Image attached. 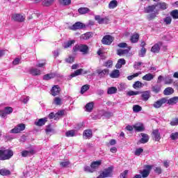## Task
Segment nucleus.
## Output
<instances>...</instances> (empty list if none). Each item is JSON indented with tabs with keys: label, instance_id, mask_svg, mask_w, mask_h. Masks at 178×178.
Returning a JSON list of instances; mask_svg holds the SVG:
<instances>
[{
	"label": "nucleus",
	"instance_id": "nucleus-4",
	"mask_svg": "<svg viewBox=\"0 0 178 178\" xmlns=\"http://www.w3.org/2000/svg\"><path fill=\"white\" fill-rule=\"evenodd\" d=\"M95 20H96L99 24H108L109 23V19L106 17L102 18L100 15H95Z\"/></svg>",
	"mask_w": 178,
	"mask_h": 178
},
{
	"label": "nucleus",
	"instance_id": "nucleus-21",
	"mask_svg": "<svg viewBox=\"0 0 178 178\" xmlns=\"http://www.w3.org/2000/svg\"><path fill=\"white\" fill-rule=\"evenodd\" d=\"M76 43V40H68L67 42H65L63 44V47L64 49H67V48L72 47V45Z\"/></svg>",
	"mask_w": 178,
	"mask_h": 178
},
{
	"label": "nucleus",
	"instance_id": "nucleus-2",
	"mask_svg": "<svg viewBox=\"0 0 178 178\" xmlns=\"http://www.w3.org/2000/svg\"><path fill=\"white\" fill-rule=\"evenodd\" d=\"M26 129V125L24 124H19L15 127L13 129L10 131L11 134H17V133H21Z\"/></svg>",
	"mask_w": 178,
	"mask_h": 178
},
{
	"label": "nucleus",
	"instance_id": "nucleus-20",
	"mask_svg": "<svg viewBox=\"0 0 178 178\" xmlns=\"http://www.w3.org/2000/svg\"><path fill=\"white\" fill-rule=\"evenodd\" d=\"M154 78H155V75L151 73H148L144 75L142 77V79L144 80L145 81H151L152 80H154Z\"/></svg>",
	"mask_w": 178,
	"mask_h": 178
},
{
	"label": "nucleus",
	"instance_id": "nucleus-46",
	"mask_svg": "<svg viewBox=\"0 0 178 178\" xmlns=\"http://www.w3.org/2000/svg\"><path fill=\"white\" fill-rule=\"evenodd\" d=\"M59 3L63 5L64 6H68L72 3V0H59Z\"/></svg>",
	"mask_w": 178,
	"mask_h": 178
},
{
	"label": "nucleus",
	"instance_id": "nucleus-40",
	"mask_svg": "<svg viewBox=\"0 0 178 178\" xmlns=\"http://www.w3.org/2000/svg\"><path fill=\"white\" fill-rule=\"evenodd\" d=\"M118 92V88L116 87H110L107 90V94L112 95V94H116Z\"/></svg>",
	"mask_w": 178,
	"mask_h": 178
},
{
	"label": "nucleus",
	"instance_id": "nucleus-49",
	"mask_svg": "<svg viewBox=\"0 0 178 178\" xmlns=\"http://www.w3.org/2000/svg\"><path fill=\"white\" fill-rule=\"evenodd\" d=\"M152 90L153 92L158 94V92H159V91H161V86H159V85L154 86H152Z\"/></svg>",
	"mask_w": 178,
	"mask_h": 178
},
{
	"label": "nucleus",
	"instance_id": "nucleus-55",
	"mask_svg": "<svg viewBox=\"0 0 178 178\" xmlns=\"http://www.w3.org/2000/svg\"><path fill=\"white\" fill-rule=\"evenodd\" d=\"M170 16L173 17L174 19H178V10H173L170 13Z\"/></svg>",
	"mask_w": 178,
	"mask_h": 178
},
{
	"label": "nucleus",
	"instance_id": "nucleus-26",
	"mask_svg": "<svg viewBox=\"0 0 178 178\" xmlns=\"http://www.w3.org/2000/svg\"><path fill=\"white\" fill-rule=\"evenodd\" d=\"M156 9V6L152 5L145 8V13H152Z\"/></svg>",
	"mask_w": 178,
	"mask_h": 178
},
{
	"label": "nucleus",
	"instance_id": "nucleus-35",
	"mask_svg": "<svg viewBox=\"0 0 178 178\" xmlns=\"http://www.w3.org/2000/svg\"><path fill=\"white\" fill-rule=\"evenodd\" d=\"M173 92H175V90L171 87L165 88L163 91L164 95H172Z\"/></svg>",
	"mask_w": 178,
	"mask_h": 178
},
{
	"label": "nucleus",
	"instance_id": "nucleus-11",
	"mask_svg": "<svg viewBox=\"0 0 178 178\" xmlns=\"http://www.w3.org/2000/svg\"><path fill=\"white\" fill-rule=\"evenodd\" d=\"M113 114L111 112H106L105 111H101L99 112V114L97 115L98 119H101L102 116H105V118H111Z\"/></svg>",
	"mask_w": 178,
	"mask_h": 178
},
{
	"label": "nucleus",
	"instance_id": "nucleus-41",
	"mask_svg": "<svg viewBox=\"0 0 178 178\" xmlns=\"http://www.w3.org/2000/svg\"><path fill=\"white\" fill-rule=\"evenodd\" d=\"M118 6V1L116 0H113L110 1L108 3V8L109 9H115Z\"/></svg>",
	"mask_w": 178,
	"mask_h": 178
},
{
	"label": "nucleus",
	"instance_id": "nucleus-6",
	"mask_svg": "<svg viewBox=\"0 0 178 178\" xmlns=\"http://www.w3.org/2000/svg\"><path fill=\"white\" fill-rule=\"evenodd\" d=\"M12 112H13L12 107H6L4 110L0 111V116H1V118H6V115L12 113Z\"/></svg>",
	"mask_w": 178,
	"mask_h": 178
},
{
	"label": "nucleus",
	"instance_id": "nucleus-32",
	"mask_svg": "<svg viewBox=\"0 0 178 178\" xmlns=\"http://www.w3.org/2000/svg\"><path fill=\"white\" fill-rule=\"evenodd\" d=\"M83 136L86 138H91L92 137V131L91 129H86L83 131Z\"/></svg>",
	"mask_w": 178,
	"mask_h": 178
},
{
	"label": "nucleus",
	"instance_id": "nucleus-31",
	"mask_svg": "<svg viewBox=\"0 0 178 178\" xmlns=\"http://www.w3.org/2000/svg\"><path fill=\"white\" fill-rule=\"evenodd\" d=\"M86 112H92V109H94V102H90L89 103H88L86 106Z\"/></svg>",
	"mask_w": 178,
	"mask_h": 178
},
{
	"label": "nucleus",
	"instance_id": "nucleus-29",
	"mask_svg": "<svg viewBox=\"0 0 178 178\" xmlns=\"http://www.w3.org/2000/svg\"><path fill=\"white\" fill-rule=\"evenodd\" d=\"M130 49H131V47H128V49H118L117 51V54L120 56H122V55H126V54H129Z\"/></svg>",
	"mask_w": 178,
	"mask_h": 178
},
{
	"label": "nucleus",
	"instance_id": "nucleus-61",
	"mask_svg": "<svg viewBox=\"0 0 178 178\" xmlns=\"http://www.w3.org/2000/svg\"><path fill=\"white\" fill-rule=\"evenodd\" d=\"M54 104L56 105H61V104H62V99H60V97H55L54 98Z\"/></svg>",
	"mask_w": 178,
	"mask_h": 178
},
{
	"label": "nucleus",
	"instance_id": "nucleus-58",
	"mask_svg": "<svg viewBox=\"0 0 178 178\" xmlns=\"http://www.w3.org/2000/svg\"><path fill=\"white\" fill-rule=\"evenodd\" d=\"M104 66H105L106 67H112V66H113V61H112L111 60H107V61L104 63Z\"/></svg>",
	"mask_w": 178,
	"mask_h": 178
},
{
	"label": "nucleus",
	"instance_id": "nucleus-48",
	"mask_svg": "<svg viewBox=\"0 0 178 178\" xmlns=\"http://www.w3.org/2000/svg\"><path fill=\"white\" fill-rule=\"evenodd\" d=\"M141 111H143V108L141 107V106L134 105L133 106V111L135 112V113L141 112Z\"/></svg>",
	"mask_w": 178,
	"mask_h": 178
},
{
	"label": "nucleus",
	"instance_id": "nucleus-59",
	"mask_svg": "<svg viewBox=\"0 0 178 178\" xmlns=\"http://www.w3.org/2000/svg\"><path fill=\"white\" fill-rule=\"evenodd\" d=\"M143 65V63L141 62H135L134 64V68L136 69V70H140V66Z\"/></svg>",
	"mask_w": 178,
	"mask_h": 178
},
{
	"label": "nucleus",
	"instance_id": "nucleus-16",
	"mask_svg": "<svg viewBox=\"0 0 178 178\" xmlns=\"http://www.w3.org/2000/svg\"><path fill=\"white\" fill-rule=\"evenodd\" d=\"M140 136L142 137L139 140V143H140V144H145L147 141H149V136H148V134L142 133L140 134Z\"/></svg>",
	"mask_w": 178,
	"mask_h": 178
},
{
	"label": "nucleus",
	"instance_id": "nucleus-43",
	"mask_svg": "<svg viewBox=\"0 0 178 178\" xmlns=\"http://www.w3.org/2000/svg\"><path fill=\"white\" fill-rule=\"evenodd\" d=\"M78 12L81 15H86V13L90 12V9L88 8H80L78 9Z\"/></svg>",
	"mask_w": 178,
	"mask_h": 178
},
{
	"label": "nucleus",
	"instance_id": "nucleus-39",
	"mask_svg": "<svg viewBox=\"0 0 178 178\" xmlns=\"http://www.w3.org/2000/svg\"><path fill=\"white\" fill-rule=\"evenodd\" d=\"M0 175L1 176H9V175H10V170L6 168H2L0 170Z\"/></svg>",
	"mask_w": 178,
	"mask_h": 178
},
{
	"label": "nucleus",
	"instance_id": "nucleus-19",
	"mask_svg": "<svg viewBox=\"0 0 178 178\" xmlns=\"http://www.w3.org/2000/svg\"><path fill=\"white\" fill-rule=\"evenodd\" d=\"M153 138L155 141H159L161 140V134L159 133V129H154L152 131Z\"/></svg>",
	"mask_w": 178,
	"mask_h": 178
},
{
	"label": "nucleus",
	"instance_id": "nucleus-24",
	"mask_svg": "<svg viewBox=\"0 0 178 178\" xmlns=\"http://www.w3.org/2000/svg\"><path fill=\"white\" fill-rule=\"evenodd\" d=\"M124 65H126V60H124V58H120L118 60L117 64L115 65V67L116 69H121L122 66H123Z\"/></svg>",
	"mask_w": 178,
	"mask_h": 178
},
{
	"label": "nucleus",
	"instance_id": "nucleus-63",
	"mask_svg": "<svg viewBox=\"0 0 178 178\" xmlns=\"http://www.w3.org/2000/svg\"><path fill=\"white\" fill-rule=\"evenodd\" d=\"M154 170L157 175H161V173H162V168L161 167H155Z\"/></svg>",
	"mask_w": 178,
	"mask_h": 178
},
{
	"label": "nucleus",
	"instance_id": "nucleus-64",
	"mask_svg": "<svg viewBox=\"0 0 178 178\" xmlns=\"http://www.w3.org/2000/svg\"><path fill=\"white\" fill-rule=\"evenodd\" d=\"M170 138H172V140H177V138H178V133L175 132V133L171 134Z\"/></svg>",
	"mask_w": 178,
	"mask_h": 178
},
{
	"label": "nucleus",
	"instance_id": "nucleus-57",
	"mask_svg": "<svg viewBox=\"0 0 178 178\" xmlns=\"http://www.w3.org/2000/svg\"><path fill=\"white\" fill-rule=\"evenodd\" d=\"M126 88H127V85H126V83H120L118 86V90L120 91H124V90H126Z\"/></svg>",
	"mask_w": 178,
	"mask_h": 178
},
{
	"label": "nucleus",
	"instance_id": "nucleus-37",
	"mask_svg": "<svg viewBox=\"0 0 178 178\" xmlns=\"http://www.w3.org/2000/svg\"><path fill=\"white\" fill-rule=\"evenodd\" d=\"M54 2H55V0H43L42 5L43 6H51Z\"/></svg>",
	"mask_w": 178,
	"mask_h": 178
},
{
	"label": "nucleus",
	"instance_id": "nucleus-1",
	"mask_svg": "<svg viewBox=\"0 0 178 178\" xmlns=\"http://www.w3.org/2000/svg\"><path fill=\"white\" fill-rule=\"evenodd\" d=\"M13 156V150L10 149H0V161H8Z\"/></svg>",
	"mask_w": 178,
	"mask_h": 178
},
{
	"label": "nucleus",
	"instance_id": "nucleus-5",
	"mask_svg": "<svg viewBox=\"0 0 178 178\" xmlns=\"http://www.w3.org/2000/svg\"><path fill=\"white\" fill-rule=\"evenodd\" d=\"M167 102H168V99L165 97H163L157 100L156 102H155L153 104V106L154 108H161V106H162L163 104H167Z\"/></svg>",
	"mask_w": 178,
	"mask_h": 178
},
{
	"label": "nucleus",
	"instance_id": "nucleus-3",
	"mask_svg": "<svg viewBox=\"0 0 178 178\" xmlns=\"http://www.w3.org/2000/svg\"><path fill=\"white\" fill-rule=\"evenodd\" d=\"M114 40L115 38L111 35H106L102 38V44H104V45H111Z\"/></svg>",
	"mask_w": 178,
	"mask_h": 178
},
{
	"label": "nucleus",
	"instance_id": "nucleus-25",
	"mask_svg": "<svg viewBox=\"0 0 178 178\" xmlns=\"http://www.w3.org/2000/svg\"><path fill=\"white\" fill-rule=\"evenodd\" d=\"M178 102V97H174L169 99H167L168 105H175Z\"/></svg>",
	"mask_w": 178,
	"mask_h": 178
},
{
	"label": "nucleus",
	"instance_id": "nucleus-22",
	"mask_svg": "<svg viewBox=\"0 0 178 178\" xmlns=\"http://www.w3.org/2000/svg\"><path fill=\"white\" fill-rule=\"evenodd\" d=\"M81 73H83V74H87V73H88V71H84V70L83 69L77 70L71 74V77H76V76H80Z\"/></svg>",
	"mask_w": 178,
	"mask_h": 178
},
{
	"label": "nucleus",
	"instance_id": "nucleus-50",
	"mask_svg": "<svg viewBox=\"0 0 178 178\" xmlns=\"http://www.w3.org/2000/svg\"><path fill=\"white\" fill-rule=\"evenodd\" d=\"M145 54H147V49H145V47H142L139 51V56L144 58V56H145Z\"/></svg>",
	"mask_w": 178,
	"mask_h": 178
},
{
	"label": "nucleus",
	"instance_id": "nucleus-14",
	"mask_svg": "<svg viewBox=\"0 0 178 178\" xmlns=\"http://www.w3.org/2000/svg\"><path fill=\"white\" fill-rule=\"evenodd\" d=\"M83 27H86V25L80 22H78L71 26V30H80L83 29Z\"/></svg>",
	"mask_w": 178,
	"mask_h": 178
},
{
	"label": "nucleus",
	"instance_id": "nucleus-47",
	"mask_svg": "<svg viewBox=\"0 0 178 178\" xmlns=\"http://www.w3.org/2000/svg\"><path fill=\"white\" fill-rule=\"evenodd\" d=\"M143 86H144V84H143V83L140 82L139 81H136L133 84V87H134V88H135V90L137 88H141L143 87Z\"/></svg>",
	"mask_w": 178,
	"mask_h": 178
},
{
	"label": "nucleus",
	"instance_id": "nucleus-45",
	"mask_svg": "<svg viewBox=\"0 0 178 178\" xmlns=\"http://www.w3.org/2000/svg\"><path fill=\"white\" fill-rule=\"evenodd\" d=\"M141 74H142L141 71H139L132 75H129L127 76V80H129V81L133 80V79H135V77H138Z\"/></svg>",
	"mask_w": 178,
	"mask_h": 178
},
{
	"label": "nucleus",
	"instance_id": "nucleus-23",
	"mask_svg": "<svg viewBox=\"0 0 178 178\" xmlns=\"http://www.w3.org/2000/svg\"><path fill=\"white\" fill-rule=\"evenodd\" d=\"M102 163V161L101 160L92 162L90 164V166H91L93 172H95V170L98 169V168H99V166H101Z\"/></svg>",
	"mask_w": 178,
	"mask_h": 178
},
{
	"label": "nucleus",
	"instance_id": "nucleus-33",
	"mask_svg": "<svg viewBox=\"0 0 178 178\" xmlns=\"http://www.w3.org/2000/svg\"><path fill=\"white\" fill-rule=\"evenodd\" d=\"M156 7L159 8V9H162V10H165L168 9V4H166L165 2H159L157 3Z\"/></svg>",
	"mask_w": 178,
	"mask_h": 178
},
{
	"label": "nucleus",
	"instance_id": "nucleus-42",
	"mask_svg": "<svg viewBox=\"0 0 178 178\" xmlns=\"http://www.w3.org/2000/svg\"><path fill=\"white\" fill-rule=\"evenodd\" d=\"M56 74H52V73L47 74L43 76V80H46V81L51 80V79H54V77H56Z\"/></svg>",
	"mask_w": 178,
	"mask_h": 178
},
{
	"label": "nucleus",
	"instance_id": "nucleus-18",
	"mask_svg": "<svg viewBox=\"0 0 178 178\" xmlns=\"http://www.w3.org/2000/svg\"><path fill=\"white\" fill-rule=\"evenodd\" d=\"M34 154H35V152L33 149L30 150H24L22 152V155L24 158H26V156H31V155H34Z\"/></svg>",
	"mask_w": 178,
	"mask_h": 178
},
{
	"label": "nucleus",
	"instance_id": "nucleus-56",
	"mask_svg": "<svg viewBox=\"0 0 178 178\" xmlns=\"http://www.w3.org/2000/svg\"><path fill=\"white\" fill-rule=\"evenodd\" d=\"M156 15H158L157 11L149 14L147 15L148 20H152V19H155V17H156Z\"/></svg>",
	"mask_w": 178,
	"mask_h": 178
},
{
	"label": "nucleus",
	"instance_id": "nucleus-12",
	"mask_svg": "<svg viewBox=\"0 0 178 178\" xmlns=\"http://www.w3.org/2000/svg\"><path fill=\"white\" fill-rule=\"evenodd\" d=\"M113 172V167H108L103 171V175L106 177H111Z\"/></svg>",
	"mask_w": 178,
	"mask_h": 178
},
{
	"label": "nucleus",
	"instance_id": "nucleus-28",
	"mask_svg": "<svg viewBox=\"0 0 178 178\" xmlns=\"http://www.w3.org/2000/svg\"><path fill=\"white\" fill-rule=\"evenodd\" d=\"M120 76V71L119 70H114L110 74L111 79H118Z\"/></svg>",
	"mask_w": 178,
	"mask_h": 178
},
{
	"label": "nucleus",
	"instance_id": "nucleus-7",
	"mask_svg": "<svg viewBox=\"0 0 178 178\" xmlns=\"http://www.w3.org/2000/svg\"><path fill=\"white\" fill-rule=\"evenodd\" d=\"M26 19V17L20 15V14H14L12 16V20L14 22H19V23H22Z\"/></svg>",
	"mask_w": 178,
	"mask_h": 178
},
{
	"label": "nucleus",
	"instance_id": "nucleus-17",
	"mask_svg": "<svg viewBox=\"0 0 178 178\" xmlns=\"http://www.w3.org/2000/svg\"><path fill=\"white\" fill-rule=\"evenodd\" d=\"M47 120H48L47 118H40L35 122V126H39V127L44 126V124L47 123Z\"/></svg>",
	"mask_w": 178,
	"mask_h": 178
},
{
	"label": "nucleus",
	"instance_id": "nucleus-27",
	"mask_svg": "<svg viewBox=\"0 0 178 178\" xmlns=\"http://www.w3.org/2000/svg\"><path fill=\"white\" fill-rule=\"evenodd\" d=\"M97 73L99 74V76H100V77H104L105 75L109 73V70L108 69L98 70Z\"/></svg>",
	"mask_w": 178,
	"mask_h": 178
},
{
	"label": "nucleus",
	"instance_id": "nucleus-51",
	"mask_svg": "<svg viewBox=\"0 0 178 178\" xmlns=\"http://www.w3.org/2000/svg\"><path fill=\"white\" fill-rule=\"evenodd\" d=\"M90 90V86L89 85H84L81 88V94H84L86 91H88Z\"/></svg>",
	"mask_w": 178,
	"mask_h": 178
},
{
	"label": "nucleus",
	"instance_id": "nucleus-60",
	"mask_svg": "<svg viewBox=\"0 0 178 178\" xmlns=\"http://www.w3.org/2000/svg\"><path fill=\"white\" fill-rule=\"evenodd\" d=\"M65 62H67V63H73V62H74V57L72 56H68V58H65Z\"/></svg>",
	"mask_w": 178,
	"mask_h": 178
},
{
	"label": "nucleus",
	"instance_id": "nucleus-30",
	"mask_svg": "<svg viewBox=\"0 0 178 178\" xmlns=\"http://www.w3.org/2000/svg\"><path fill=\"white\" fill-rule=\"evenodd\" d=\"M29 72L32 76H40L41 74V70L37 68H31Z\"/></svg>",
	"mask_w": 178,
	"mask_h": 178
},
{
	"label": "nucleus",
	"instance_id": "nucleus-62",
	"mask_svg": "<svg viewBox=\"0 0 178 178\" xmlns=\"http://www.w3.org/2000/svg\"><path fill=\"white\" fill-rule=\"evenodd\" d=\"M84 170H85V172H89V173L94 172V170H92V168H91V165H90V167L88 165H86L84 167Z\"/></svg>",
	"mask_w": 178,
	"mask_h": 178
},
{
	"label": "nucleus",
	"instance_id": "nucleus-10",
	"mask_svg": "<svg viewBox=\"0 0 178 178\" xmlns=\"http://www.w3.org/2000/svg\"><path fill=\"white\" fill-rule=\"evenodd\" d=\"M51 95L54 97H56V95H59L60 92V88L58 85H55L52 87L51 90Z\"/></svg>",
	"mask_w": 178,
	"mask_h": 178
},
{
	"label": "nucleus",
	"instance_id": "nucleus-38",
	"mask_svg": "<svg viewBox=\"0 0 178 178\" xmlns=\"http://www.w3.org/2000/svg\"><path fill=\"white\" fill-rule=\"evenodd\" d=\"M88 51V47L86 44H79V51L83 52V54H87Z\"/></svg>",
	"mask_w": 178,
	"mask_h": 178
},
{
	"label": "nucleus",
	"instance_id": "nucleus-54",
	"mask_svg": "<svg viewBox=\"0 0 178 178\" xmlns=\"http://www.w3.org/2000/svg\"><path fill=\"white\" fill-rule=\"evenodd\" d=\"M138 94H141L140 91H129L127 95H129V97H132L133 95H138Z\"/></svg>",
	"mask_w": 178,
	"mask_h": 178
},
{
	"label": "nucleus",
	"instance_id": "nucleus-13",
	"mask_svg": "<svg viewBox=\"0 0 178 178\" xmlns=\"http://www.w3.org/2000/svg\"><path fill=\"white\" fill-rule=\"evenodd\" d=\"M161 47H162V42H159L152 47L151 51L154 52V54H158L161 49Z\"/></svg>",
	"mask_w": 178,
	"mask_h": 178
},
{
	"label": "nucleus",
	"instance_id": "nucleus-15",
	"mask_svg": "<svg viewBox=\"0 0 178 178\" xmlns=\"http://www.w3.org/2000/svg\"><path fill=\"white\" fill-rule=\"evenodd\" d=\"M133 127L136 131H144V130H145V127L143 123H136L133 126Z\"/></svg>",
	"mask_w": 178,
	"mask_h": 178
},
{
	"label": "nucleus",
	"instance_id": "nucleus-44",
	"mask_svg": "<svg viewBox=\"0 0 178 178\" xmlns=\"http://www.w3.org/2000/svg\"><path fill=\"white\" fill-rule=\"evenodd\" d=\"M164 83L165 84H172V83H174L175 82H173V79H172V77L167 76L164 78Z\"/></svg>",
	"mask_w": 178,
	"mask_h": 178
},
{
	"label": "nucleus",
	"instance_id": "nucleus-53",
	"mask_svg": "<svg viewBox=\"0 0 178 178\" xmlns=\"http://www.w3.org/2000/svg\"><path fill=\"white\" fill-rule=\"evenodd\" d=\"M66 137H74L76 136V133L73 130L67 131L65 133Z\"/></svg>",
	"mask_w": 178,
	"mask_h": 178
},
{
	"label": "nucleus",
	"instance_id": "nucleus-9",
	"mask_svg": "<svg viewBox=\"0 0 178 178\" xmlns=\"http://www.w3.org/2000/svg\"><path fill=\"white\" fill-rule=\"evenodd\" d=\"M141 99L142 101L147 102L151 98V91L146 90L145 92H141Z\"/></svg>",
	"mask_w": 178,
	"mask_h": 178
},
{
	"label": "nucleus",
	"instance_id": "nucleus-52",
	"mask_svg": "<svg viewBox=\"0 0 178 178\" xmlns=\"http://www.w3.org/2000/svg\"><path fill=\"white\" fill-rule=\"evenodd\" d=\"M70 165V161L67 160L60 163V166H61V168H67Z\"/></svg>",
	"mask_w": 178,
	"mask_h": 178
},
{
	"label": "nucleus",
	"instance_id": "nucleus-8",
	"mask_svg": "<svg viewBox=\"0 0 178 178\" xmlns=\"http://www.w3.org/2000/svg\"><path fill=\"white\" fill-rule=\"evenodd\" d=\"M145 168H146V169L143 170L140 172L143 178H146L147 176H149L151 169H152V166H151L149 165H146Z\"/></svg>",
	"mask_w": 178,
	"mask_h": 178
},
{
	"label": "nucleus",
	"instance_id": "nucleus-34",
	"mask_svg": "<svg viewBox=\"0 0 178 178\" xmlns=\"http://www.w3.org/2000/svg\"><path fill=\"white\" fill-rule=\"evenodd\" d=\"M140 38V35L138 33H134L131 37V42L133 44H136V42H138V39Z\"/></svg>",
	"mask_w": 178,
	"mask_h": 178
},
{
	"label": "nucleus",
	"instance_id": "nucleus-36",
	"mask_svg": "<svg viewBox=\"0 0 178 178\" xmlns=\"http://www.w3.org/2000/svg\"><path fill=\"white\" fill-rule=\"evenodd\" d=\"M92 35H94V34H92V33L88 32L85 34H83L81 36V38H82V40H90V38H91L92 37Z\"/></svg>",
	"mask_w": 178,
	"mask_h": 178
}]
</instances>
